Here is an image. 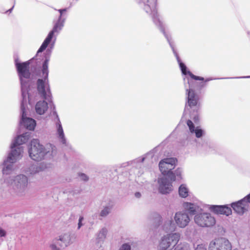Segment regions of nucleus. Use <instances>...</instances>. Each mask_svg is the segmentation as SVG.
<instances>
[{
    "label": "nucleus",
    "mask_w": 250,
    "mask_h": 250,
    "mask_svg": "<svg viewBox=\"0 0 250 250\" xmlns=\"http://www.w3.org/2000/svg\"><path fill=\"white\" fill-rule=\"evenodd\" d=\"M51 149V154L55 150V146L51 144H47L46 148L40 144L37 139H33L30 143V147L29 148V154L30 158L36 161H40L42 160L45 154L50 153L49 150Z\"/></svg>",
    "instance_id": "obj_1"
},
{
    "label": "nucleus",
    "mask_w": 250,
    "mask_h": 250,
    "mask_svg": "<svg viewBox=\"0 0 250 250\" xmlns=\"http://www.w3.org/2000/svg\"><path fill=\"white\" fill-rule=\"evenodd\" d=\"M49 60L46 59L44 61L42 66V77L43 79H39L37 82V88L39 94L44 99H47V96H49L50 91L49 86H46L45 89V85H48V63Z\"/></svg>",
    "instance_id": "obj_2"
},
{
    "label": "nucleus",
    "mask_w": 250,
    "mask_h": 250,
    "mask_svg": "<svg viewBox=\"0 0 250 250\" xmlns=\"http://www.w3.org/2000/svg\"><path fill=\"white\" fill-rule=\"evenodd\" d=\"M176 162V158H168L161 160L159 164L162 174L168 176L171 181H175L176 179L175 175L172 170L175 168Z\"/></svg>",
    "instance_id": "obj_3"
},
{
    "label": "nucleus",
    "mask_w": 250,
    "mask_h": 250,
    "mask_svg": "<svg viewBox=\"0 0 250 250\" xmlns=\"http://www.w3.org/2000/svg\"><path fill=\"white\" fill-rule=\"evenodd\" d=\"M65 11L66 9L59 10V11L60 13L59 16V19L55 23L52 30L49 33L47 37L46 38V39L42 43V45L38 50L37 54L40 52H42L46 48V47L48 46V44L51 41L54 33L59 32L62 29V27L63 26V21L61 20V17L62 14V12Z\"/></svg>",
    "instance_id": "obj_4"
},
{
    "label": "nucleus",
    "mask_w": 250,
    "mask_h": 250,
    "mask_svg": "<svg viewBox=\"0 0 250 250\" xmlns=\"http://www.w3.org/2000/svg\"><path fill=\"white\" fill-rule=\"evenodd\" d=\"M180 239L179 233H174L165 235L159 243V250H171Z\"/></svg>",
    "instance_id": "obj_5"
},
{
    "label": "nucleus",
    "mask_w": 250,
    "mask_h": 250,
    "mask_svg": "<svg viewBox=\"0 0 250 250\" xmlns=\"http://www.w3.org/2000/svg\"><path fill=\"white\" fill-rule=\"evenodd\" d=\"M196 224L201 227H210L215 224V218L208 213H200L194 217Z\"/></svg>",
    "instance_id": "obj_6"
},
{
    "label": "nucleus",
    "mask_w": 250,
    "mask_h": 250,
    "mask_svg": "<svg viewBox=\"0 0 250 250\" xmlns=\"http://www.w3.org/2000/svg\"><path fill=\"white\" fill-rule=\"evenodd\" d=\"M231 244L224 238L215 239L210 242L209 250H231Z\"/></svg>",
    "instance_id": "obj_7"
},
{
    "label": "nucleus",
    "mask_w": 250,
    "mask_h": 250,
    "mask_svg": "<svg viewBox=\"0 0 250 250\" xmlns=\"http://www.w3.org/2000/svg\"><path fill=\"white\" fill-rule=\"evenodd\" d=\"M30 62L26 61L23 62H17L16 63V67L17 72L21 81L22 83L23 79H29L31 76L30 71Z\"/></svg>",
    "instance_id": "obj_8"
},
{
    "label": "nucleus",
    "mask_w": 250,
    "mask_h": 250,
    "mask_svg": "<svg viewBox=\"0 0 250 250\" xmlns=\"http://www.w3.org/2000/svg\"><path fill=\"white\" fill-rule=\"evenodd\" d=\"M174 220L179 227L184 228L188 224L190 218L186 212L179 211L175 213Z\"/></svg>",
    "instance_id": "obj_9"
},
{
    "label": "nucleus",
    "mask_w": 250,
    "mask_h": 250,
    "mask_svg": "<svg viewBox=\"0 0 250 250\" xmlns=\"http://www.w3.org/2000/svg\"><path fill=\"white\" fill-rule=\"evenodd\" d=\"M179 65H180L181 70L182 71V72L183 74L188 75L190 77V78L191 80H196V81L198 80V81H202L200 83L201 87L205 86L206 85V83L211 80L210 79H207L205 80L203 77L194 75L190 71L187 70L186 66L185 65L184 63H183L182 62H180Z\"/></svg>",
    "instance_id": "obj_10"
},
{
    "label": "nucleus",
    "mask_w": 250,
    "mask_h": 250,
    "mask_svg": "<svg viewBox=\"0 0 250 250\" xmlns=\"http://www.w3.org/2000/svg\"><path fill=\"white\" fill-rule=\"evenodd\" d=\"M188 93V104L190 108L199 107V97L192 89H187Z\"/></svg>",
    "instance_id": "obj_11"
},
{
    "label": "nucleus",
    "mask_w": 250,
    "mask_h": 250,
    "mask_svg": "<svg viewBox=\"0 0 250 250\" xmlns=\"http://www.w3.org/2000/svg\"><path fill=\"white\" fill-rule=\"evenodd\" d=\"M231 206L233 210L239 214H243L249 208V204L243 199L237 202L232 203Z\"/></svg>",
    "instance_id": "obj_12"
},
{
    "label": "nucleus",
    "mask_w": 250,
    "mask_h": 250,
    "mask_svg": "<svg viewBox=\"0 0 250 250\" xmlns=\"http://www.w3.org/2000/svg\"><path fill=\"white\" fill-rule=\"evenodd\" d=\"M22 116H21V123L24 127L30 130L34 129L36 126L35 121L30 118H27L26 114L25 111V108L23 106L21 107Z\"/></svg>",
    "instance_id": "obj_13"
},
{
    "label": "nucleus",
    "mask_w": 250,
    "mask_h": 250,
    "mask_svg": "<svg viewBox=\"0 0 250 250\" xmlns=\"http://www.w3.org/2000/svg\"><path fill=\"white\" fill-rule=\"evenodd\" d=\"M158 182L160 184L159 190L161 193H168L172 190V184L166 178L159 179Z\"/></svg>",
    "instance_id": "obj_14"
},
{
    "label": "nucleus",
    "mask_w": 250,
    "mask_h": 250,
    "mask_svg": "<svg viewBox=\"0 0 250 250\" xmlns=\"http://www.w3.org/2000/svg\"><path fill=\"white\" fill-rule=\"evenodd\" d=\"M11 149L12 151L8 156V159L9 162L13 163L21 157V154L23 153V148L21 146H17Z\"/></svg>",
    "instance_id": "obj_15"
},
{
    "label": "nucleus",
    "mask_w": 250,
    "mask_h": 250,
    "mask_svg": "<svg viewBox=\"0 0 250 250\" xmlns=\"http://www.w3.org/2000/svg\"><path fill=\"white\" fill-rule=\"evenodd\" d=\"M210 209L216 214L227 216L231 214L232 212L231 208L226 206H212L210 207Z\"/></svg>",
    "instance_id": "obj_16"
},
{
    "label": "nucleus",
    "mask_w": 250,
    "mask_h": 250,
    "mask_svg": "<svg viewBox=\"0 0 250 250\" xmlns=\"http://www.w3.org/2000/svg\"><path fill=\"white\" fill-rule=\"evenodd\" d=\"M48 104L45 101H39L36 104V112L39 115L43 114L48 109Z\"/></svg>",
    "instance_id": "obj_17"
},
{
    "label": "nucleus",
    "mask_w": 250,
    "mask_h": 250,
    "mask_svg": "<svg viewBox=\"0 0 250 250\" xmlns=\"http://www.w3.org/2000/svg\"><path fill=\"white\" fill-rule=\"evenodd\" d=\"M28 140L26 134H23L17 137L13 143L11 145V148H14L17 146H20V145L26 143Z\"/></svg>",
    "instance_id": "obj_18"
},
{
    "label": "nucleus",
    "mask_w": 250,
    "mask_h": 250,
    "mask_svg": "<svg viewBox=\"0 0 250 250\" xmlns=\"http://www.w3.org/2000/svg\"><path fill=\"white\" fill-rule=\"evenodd\" d=\"M187 124L189 127V130L191 133L195 132L196 137L197 138L201 137L203 135V131L201 129L196 128L195 129L194 125L192 122L188 120L187 122Z\"/></svg>",
    "instance_id": "obj_19"
},
{
    "label": "nucleus",
    "mask_w": 250,
    "mask_h": 250,
    "mask_svg": "<svg viewBox=\"0 0 250 250\" xmlns=\"http://www.w3.org/2000/svg\"><path fill=\"white\" fill-rule=\"evenodd\" d=\"M15 180L18 182V186H20V187H24L27 185V178L23 175L17 176L16 177Z\"/></svg>",
    "instance_id": "obj_20"
},
{
    "label": "nucleus",
    "mask_w": 250,
    "mask_h": 250,
    "mask_svg": "<svg viewBox=\"0 0 250 250\" xmlns=\"http://www.w3.org/2000/svg\"><path fill=\"white\" fill-rule=\"evenodd\" d=\"M185 209L190 214H194L196 212V208L193 204L190 203H185L184 204Z\"/></svg>",
    "instance_id": "obj_21"
},
{
    "label": "nucleus",
    "mask_w": 250,
    "mask_h": 250,
    "mask_svg": "<svg viewBox=\"0 0 250 250\" xmlns=\"http://www.w3.org/2000/svg\"><path fill=\"white\" fill-rule=\"evenodd\" d=\"M179 193L180 196L187 197L188 196V189L184 185H181L179 188Z\"/></svg>",
    "instance_id": "obj_22"
},
{
    "label": "nucleus",
    "mask_w": 250,
    "mask_h": 250,
    "mask_svg": "<svg viewBox=\"0 0 250 250\" xmlns=\"http://www.w3.org/2000/svg\"><path fill=\"white\" fill-rule=\"evenodd\" d=\"M174 250H190V248L188 244L180 243L176 246Z\"/></svg>",
    "instance_id": "obj_23"
},
{
    "label": "nucleus",
    "mask_w": 250,
    "mask_h": 250,
    "mask_svg": "<svg viewBox=\"0 0 250 250\" xmlns=\"http://www.w3.org/2000/svg\"><path fill=\"white\" fill-rule=\"evenodd\" d=\"M58 133L59 136V137L63 140L64 137L63 129L62 126V125L60 124V123L58 124Z\"/></svg>",
    "instance_id": "obj_24"
},
{
    "label": "nucleus",
    "mask_w": 250,
    "mask_h": 250,
    "mask_svg": "<svg viewBox=\"0 0 250 250\" xmlns=\"http://www.w3.org/2000/svg\"><path fill=\"white\" fill-rule=\"evenodd\" d=\"M109 209L108 207L105 208L103 210H102L101 212L100 215L101 216H105L107 215L109 212Z\"/></svg>",
    "instance_id": "obj_25"
},
{
    "label": "nucleus",
    "mask_w": 250,
    "mask_h": 250,
    "mask_svg": "<svg viewBox=\"0 0 250 250\" xmlns=\"http://www.w3.org/2000/svg\"><path fill=\"white\" fill-rule=\"evenodd\" d=\"M130 246L127 244H123L119 250H130Z\"/></svg>",
    "instance_id": "obj_26"
},
{
    "label": "nucleus",
    "mask_w": 250,
    "mask_h": 250,
    "mask_svg": "<svg viewBox=\"0 0 250 250\" xmlns=\"http://www.w3.org/2000/svg\"><path fill=\"white\" fill-rule=\"evenodd\" d=\"M32 168L33 169L32 170V172H31V174H34V173L38 172L42 170L40 167H32Z\"/></svg>",
    "instance_id": "obj_27"
},
{
    "label": "nucleus",
    "mask_w": 250,
    "mask_h": 250,
    "mask_svg": "<svg viewBox=\"0 0 250 250\" xmlns=\"http://www.w3.org/2000/svg\"><path fill=\"white\" fill-rule=\"evenodd\" d=\"M195 250H207L205 246L202 245H198L195 249Z\"/></svg>",
    "instance_id": "obj_28"
},
{
    "label": "nucleus",
    "mask_w": 250,
    "mask_h": 250,
    "mask_svg": "<svg viewBox=\"0 0 250 250\" xmlns=\"http://www.w3.org/2000/svg\"><path fill=\"white\" fill-rule=\"evenodd\" d=\"M243 199H245V201H246V202L249 205V203H250V193L244 197Z\"/></svg>",
    "instance_id": "obj_29"
},
{
    "label": "nucleus",
    "mask_w": 250,
    "mask_h": 250,
    "mask_svg": "<svg viewBox=\"0 0 250 250\" xmlns=\"http://www.w3.org/2000/svg\"><path fill=\"white\" fill-rule=\"evenodd\" d=\"M83 217H80L79 220V223H78V229H80L81 227L82 226V222L83 220Z\"/></svg>",
    "instance_id": "obj_30"
},
{
    "label": "nucleus",
    "mask_w": 250,
    "mask_h": 250,
    "mask_svg": "<svg viewBox=\"0 0 250 250\" xmlns=\"http://www.w3.org/2000/svg\"><path fill=\"white\" fill-rule=\"evenodd\" d=\"M80 176L81 178L84 181H87L88 180L87 176L84 174H81Z\"/></svg>",
    "instance_id": "obj_31"
},
{
    "label": "nucleus",
    "mask_w": 250,
    "mask_h": 250,
    "mask_svg": "<svg viewBox=\"0 0 250 250\" xmlns=\"http://www.w3.org/2000/svg\"><path fill=\"white\" fill-rule=\"evenodd\" d=\"M5 235V231L0 228V236H4Z\"/></svg>",
    "instance_id": "obj_32"
},
{
    "label": "nucleus",
    "mask_w": 250,
    "mask_h": 250,
    "mask_svg": "<svg viewBox=\"0 0 250 250\" xmlns=\"http://www.w3.org/2000/svg\"><path fill=\"white\" fill-rule=\"evenodd\" d=\"M193 120L194 121L195 123H197L199 121V118H198V116H196L194 117V119H193Z\"/></svg>",
    "instance_id": "obj_33"
},
{
    "label": "nucleus",
    "mask_w": 250,
    "mask_h": 250,
    "mask_svg": "<svg viewBox=\"0 0 250 250\" xmlns=\"http://www.w3.org/2000/svg\"><path fill=\"white\" fill-rule=\"evenodd\" d=\"M51 247L52 248V250H59L57 249L56 247L54 245H51Z\"/></svg>",
    "instance_id": "obj_34"
},
{
    "label": "nucleus",
    "mask_w": 250,
    "mask_h": 250,
    "mask_svg": "<svg viewBox=\"0 0 250 250\" xmlns=\"http://www.w3.org/2000/svg\"><path fill=\"white\" fill-rule=\"evenodd\" d=\"M135 195L137 198H139L141 197V193L140 192H136L135 193Z\"/></svg>",
    "instance_id": "obj_35"
},
{
    "label": "nucleus",
    "mask_w": 250,
    "mask_h": 250,
    "mask_svg": "<svg viewBox=\"0 0 250 250\" xmlns=\"http://www.w3.org/2000/svg\"><path fill=\"white\" fill-rule=\"evenodd\" d=\"M8 169H10V167L9 166H7L4 169H3V173H5L6 172V170Z\"/></svg>",
    "instance_id": "obj_36"
},
{
    "label": "nucleus",
    "mask_w": 250,
    "mask_h": 250,
    "mask_svg": "<svg viewBox=\"0 0 250 250\" xmlns=\"http://www.w3.org/2000/svg\"><path fill=\"white\" fill-rule=\"evenodd\" d=\"M158 218L159 219V221L161 220V217L160 216H158Z\"/></svg>",
    "instance_id": "obj_37"
},
{
    "label": "nucleus",
    "mask_w": 250,
    "mask_h": 250,
    "mask_svg": "<svg viewBox=\"0 0 250 250\" xmlns=\"http://www.w3.org/2000/svg\"><path fill=\"white\" fill-rule=\"evenodd\" d=\"M180 175H181L180 173L178 174V172H177V175H178V176L180 175Z\"/></svg>",
    "instance_id": "obj_38"
},
{
    "label": "nucleus",
    "mask_w": 250,
    "mask_h": 250,
    "mask_svg": "<svg viewBox=\"0 0 250 250\" xmlns=\"http://www.w3.org/2000/svg\"><path fill=\"white\" fill-rule=\"evenodd\" d=\"M60 240L61 241H62V238H60Z\"/></svg>",
    "instance_id": "obj_39"
},
{
    "label": "nucleus",
    "mask_w": 250,
    "mask_h": 250,
    "mask_svg": "<svg viewBox=\"0 0 250 250\" xmlns=\"http://www.w3.org/2000/svg\"><path fill=\"white\" fill-rule=\"evenodd\" d=\"M249 77V78H250V77Z\"/></svg>",
    "instance_id": "obj_40"
}]
</instances>
